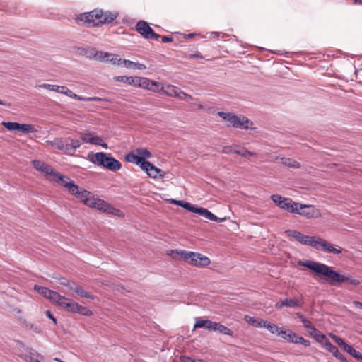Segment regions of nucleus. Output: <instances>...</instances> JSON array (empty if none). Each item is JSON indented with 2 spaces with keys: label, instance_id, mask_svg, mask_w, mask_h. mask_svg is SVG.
I'll list each match as a JSON object with an SVG mask.
<instances>
[{
  "label": "nucleus",
  "instance_id": "a19ab883",
  "mask_svg": "<svg viewBox=\"0 0 362 362\" xmlns=\"http://www.w3.org/2000/svg\"><path fill=\"white\" fill-rule=\"evenodd\" d=\"M19 130L23 133H34L37 132L33 125L28 124H21Z\"/></svg>",
  "mask_w": 362,
  "mask_h": 362
},
{
  "label": "nucleus",
  "instance_id": "5701e85b",
  "mask_svg": "<svg viewBox=\"0 0 362 362\" xmlns=\"http://www.w3.org/2000/svg\"><path fill=\"white\" fill-rule=\"evenodd\" d=\"M244 319L246 322L255 327H262V324L264 322L263 319L254 317L249 315H245Z\"/></svg>",
  "mask_w": 362,
  "mask_h": 362
},
{
  "label": "nucleus",
  "instance_id": "e2e57ef3",
  "mask_svg": "<svg viewBox=\"0 0 362 362\" xmlns=\"http://www.w3.org/2000/svg\"><path fill=\"white\" fill-rule=\"evenodd\" d=\"M233 151H234V149L233 148V146H225L222 149V153L228 154V153H230L233 152Z\"/></svg>",
  "mask_w": 362,
  "mask_h": 362
},
{
  "label": "nucleus",
  "instance_id": "0e129e2a",
  "mask_svg": "<svg viewBox=\"0 0 362 362\" xmlns=\"http://www.w3.org/2000/svg\"><path fill=\"white\" fill-rule=\"evenodd\" d=\"M45 315L48 318L52 320L54 325L57 324V319L54 317V315L51 313V312L49 310H46Z\"/></svg>",
  "mask_w": 362,
  "mask_h": 362
},
{
  "label": "nucleus",
  "instance_id": "13d9d810",
  "mask_svg": "<svg viewBox=\"0 0 362 362\" xmlns=\"http://www.w3.org/2000/svg\"><path fill=\"white\" fill-rule=\"evenodd\" d=\"M233 153L240 155L242 157H246V148L245 147L235 148Z\"/></svg>",
  "mask_w": 362,
  "mask_h": 362
},
{
  "label": "nucleus",
  "instance_id": "58836bf2",
  "mask_svg": "<svg viewBox=\"0 0 362 362\" xmlns=\"http://www.w3.org/2000/svg\"><path fill=\"white\" fill-rule=\"evenodd\" d=\"M284 305L286 307L289 308H300L301 306V303L294 298H286L284 300Z\"/></svg>",
  "mask_w": 362,
  "mask_h": 362
},
{
  "label": "nucleus",
  "instance_id": "774afa93",
  "mask_svg": "<svg viewBox=\"0 0 362 362\" xmlns=\"http://www.w3.org/2000/svg\"><path fill=\"white\" fill-rule=\"evenodd\" d=\"M183 202H184V201H182V200H175V199L170 200V203H173V204H174L177 206H181V207H182Z\"/></svg>",
  "mask_w": 362,
  "mask_h": 362
},
{
  "label": "nucleus",
  "instance_id": "c85d7f7f",
  "mask_svg": "<svg viewBox=\"0 0 362 362\" xmlns=\"http://www.w3.org/2000/svg\"><path fill=\"white\" fill-rule=\"evenodd\" d=\"M262 327L266 328L272 334H276L278 336H280L279 327L275 324H273L268 321L264 320V322L262 324Z\"/></svg>",
  "mask_w": 362,
  "mask_h": 362
},
{
  "label": "nucleus",
  "instance_id": "473e14b6",
  "mask_svg": "<svg viewBox=\"0 0 362 362\" xmlns=\"http://www.w3.org/2000/svg\"><path fill=\"white\" fill-rule=\"evenodd\" d=\"M70 288L81 297L93 299V297L86 291L81 286H70Z\"/></svg>",
  "mask_w": 362,
  "mask_h": 362
},
{
  "label": "nucleus",
  "instance_id": "a18cd8bd",
  "mask_svg": "<svg viewBox=\"0 0 362 362\" xmlns=\"http://www.w3.org/2000/svg\"><path fill=\"white\" fill-rule=\"evenodd\" d=\"M76 313H79L84 316H90L92 315V312L88 308L82 306L79 304H78Z\"/></svg>",
  "mask_w": 362,
  "mask_h": 362
},
{
  "label": "nucleus",
  "instance_id": "72a5a7b5",
  "mask_svg": "<svg viewBox=\"0 0 362 362\" xmlns=\"http://www.w3.org/2000/svg\"><path fill=\"white\" fill-rule=\"evenodd\" d=\"M126 160L128 162L134 163L141 167V162L142 160H141L139 155L135 153V150L127 155Z\"/></svg>",
  "mask_w": 362,
  "mask_h": 362
},
{
  "label": "nucleus",
  "instance_id": "f704fd0d",
  "mask_svg": "<svg viewBox=\"0 0 362 362\" xmlns=\"http://www.w3.org/2000/svg\"><path fill=\"white\" fill-rule=\"evenodd\" d=\"M93 56H95L94 57H93V59H94V60H98V61H100V62H103V61L106 62V59L110 57L111 54H109L107 52H104L102 51H97L95 49Z\"/></svg>",
  "mask_w": 362,
  "mask_h": 362
},
{
  "label": "nucleus",
  "instance_id": "c756f323",
  "mask_svg": "<svg viewBox=\"0 0 362 362\" xmlns=\"http://www.w3.org/2000/svg\"><path fill=\"white\" fill-rule=\"evenodd\" d=\"M281 163L282 165L289 168H299L300 167V165L298 162L289 158H281Z\"/></svg>",
  "mask_w": 362,
  "mask_h": 362
},
{
  "label": "nucleus",
  "instance_id": "dca6fc26",
  "mask_svg": "<svg viewBox=\"0 0 362 362\" xmlns=\"http://www.w3.org/2000/svg\"><path fill=\"white\" fill-rule=\"evenodd\" d=\"M298 202H296L293 201L290 198H284L282 205L281 206L280 209L286 210L290 213L294 214L297 211L296 206H298Z\"/></svg>",
  "mask_w": 362,
  "mask_h": 362
},
{
  "label": "nucleus",
  "instance_id": "de8ad7c7",
  "mask_svg": "<svg viewBox=\"0 0 362 362\" xmlns=\"http://www.w3.org/2000/svg\"><path fill=\"white\" fill-rule=\"evenodd\" d=\"M34 289L45 298H47V294L50 293V289L44 286L35 285Z\"/></svg>",
  "mask_w": 362,
  "mask_h": 362
},
{
  "label": "nucleus",
  "instance_id": "a878e982",
  "mask_svg": "<svg viewBox=\"0 0 362 362\" xmlns=\"http://www.w3.org/2000/svg\"><path fill=\"white\" fill-rule=\"evenodd\" d=\"M172 253L175 252L177 255H180L181 256V258L187 262L189 263V261L190 260L192 256L195 257L196 255L194 254V252H190V251H186V250H172Z\"/></svg>",
  "mask_w": 362,
  "mask_h": 362
},
{
  "label": "nucleus",
  "instance_id": "603ef678",
  "mask_svg": "<svg viewBox=\"0 0 362 362\" xmlns=\"http://www.w3.org/2000/svg\"><path fill=\"white\" fill-rule=\"evenodd\" d=\"M182 362H202V359L200 358H192L189 356H182L180 357Z\"/></svg>",
  "mask_w": 362,
  "mask_h": 362
},
{
  "label": "nucleus",
  "instance_id": "bb28decb",
  "mask_svg": "<svg viewBox=\"0 0 362 362\" xmlns=\"http://www.w3.org/2000/svg\"><path fill=\"white\" fill-rule=\"evenodd\" d=\"M180 89L174 86H168L165 90H163V93L170 97L178 98L180 96Z\"/></svg>",
  "mask_w": 362,
  "mask_h": 362
},
{
  "label": "nucleus",
  "instance_id": "4c0bfd02",
  "mask_svg": "<svg viewBox=\"0 0 362 362\" xmlns=\"http://www.w3.org/2000/svg\"><path fill=\"white\" fill-rule=\"evenodd\" d=\"M62 143H63V148H62V151H64V152L69 153L71 152H74V149L72 148L71 143L70 137L63 139Z\"/></svg>",
  "mask_w": 362,
  "mask_h": 362
},
{
  "label": "nucleus",
  "instance_id": "7c9ffc66",
  "mask_svg": "<svg viewBox=\"0 0 362 362\" xmlns=\"http://www.w3.org/2000/svg\"><path fill=\"white\" fill-rule=\"evenodd\" d=\"M63 86H59L57 85L43 83V84L39 85L37 87L48 89L49 90L63 94L62 91H64V90L62 89Z\"/></svg>",
  "mask_w": 362,
  "mask_h": 362
},
{
  "label": "nucleus",
  "instance_id": "9d476101",
  "mask_svg": "<svg viewBox=\"0 0 362 362\" xmlns=\"http://www.w3.org/2000/svg\"><path fill=\"white\" fill-rule=\"evenodd\" d=\"M80 137L84 143L101 146L105 148H108L107 144L103 141V139L95 135L93 132L80 133Z\"/></svg>",
  "mask_w": 362,
  "mask_h": 362
},
{
  "label": "nucleus",
  "instance_id": "393cba45",
  "mask_svg": "<svg viewBox=\"0 0 362 362\" xmlns=\"http://www.w3.org/2000/svg\"><path fill=\"white\" fill-rule=\"evenodd\" d=\"M122 64L125 67L134 68V69H136L139 70H144V69H146V66L143 64H140L138 62H132V61L127 60V59H123Z\"/></svg>",
  "mask_w": 362,
  "mask_h": 362
},
{
  "label": "nucleus",
  "instance_id": "a211bd4d",
  "mask_svg": "<svg viewBox=\"0 0 362 362\" xmlns=\"http://www.w3.org/2000/svg\"><path fill=\"white\" fill-rule=\"evenodd\" d=\"M325 349L331 352L335 358L340 360L341 361L347 362V360L344 357V356L341 354L338 350V349L334 345H333L330 341L327 342Z\"/></svg>",
  "mask_w": 362,
  "mask_h": 362
},
{
  "label": "nucleus",
  "instance_id": "412c9836",
  "mask_svg": "<svg viewBox=\"0 0 362 362\" xmlns=\"http://www.w3.org/2000/svg\"><path fill=\"white\" fill-rule=\"evenodd\" d=\"M280 336L286 341L295 344L296 342L297 334L293 332L291 329L280 330Z\"/></svg>",
  "mask_w": 362,
  "mask_h": 362
},
{
  "label": "nucleus",
  "instance_id": "cd10ccee",
  "mask_svg": "<svg viewBox=\"0 0 362 362\" xmlns=\"http://www.w3.org/2000/svg\"><path fill=\"white\" fill-rule=\"evenodd\" d=\"M312 337L319 343H320L322 346L325 348L327 342H329V340L326 337V336L322 334L320 331L317 330Z\"/></svg>",
  "mask_w": 362,
  "mask_h": 362
},
{
  "label": "nucleus",
  "instance_id": "864d4df0",
  "mask_svg": "<svg viewBox=\"0 0 362 362\" xmlns=\"http://www.w3.org/2000/svg\"><path fill=\"white\" fill-rule=\"evenodd\" d=\"M123 59H117L115 55L111 54V57L106 59V62H110L112 64H119V62L122 64Z\"/></svg>",
  "mask_w": 362,
  "mask_h": 362
},
{
  "label": "nucleus",
  "instance_id": "4be33fe9",
  "mask_svg": "<svg viewBox=\"0 0 362 362\" xmlns=\"http://www.w3.org/2000/svg\"><path fill=\"white\" fill-rule=\"evenodd\" d=\"M135 153L139 155V157L141 160V167L143 166V163H148L149 161L146 160V158L151 157V153L147 148H136Z\"/></svg>",
  "mask_w": 362,
  "mask_h": 362
},
{
  "label": "nucleus",
  "instance_id": "4468645a",
  "mask_svg": "<svg viewBox=\"0 0 362 362\" xmlns=\"http://www.w3.org/2000/svg\"><path fill=\"white\" fill-rule=\"evenodd\" d=\"M139 83H138V87L148 89L153 91H158L159 90V83L149 80L147 78L140 77Z\"/></svg>",
  "mask_w": 362,
  "mask_h": 362
},
{
  "label": "nucleus",
  "instance_id": "c9c22d12",
  "mask_svg": "<svg viewBox=\"0 0 362 362\" xmlns=\"http://www.w3.org/2000/svg\"><path fill=\"white\" fill-rule=\"evenodd\" d=\"M78 49L80 51L81 54L86 56L87 58L90 59H93V57H95L93 56L95 50L94 48L78 47Z\"/></svg>",
  "mask_w": 362,
  "mask_h": 362
},
{
  "label": "nucleus",
  "instance_id": "49530a36",
  "mask_svg": "<svg viewBox=\"0 0 362 362\" xmlns=\"http://www.w3.org/2000/svg\"><path fill=\"white\" fill-rule=\"evenodd\" d=\"M198 260V267H206L210 264V259L206 256H204L201 254V256L199 257Z\"/></svg>",
  "mask_w": 362,
  "mask_h": 362
},
{
  "label": "nucleus",
  "instance_id": "37998d69",
  "mask_svg": "<svg viewBox=\"0 0 362 362\" xmlns=\"http://www.w3.org/2000/svg\"><path fill=\"white\" fill-rule=\"evenodd\" d=\"M343 349L347 352L348 354H349L351 356H352L355 359H356L357 356H358V354H360V352H358V351H356L353 346H351V345L346 344V345H344V347L343 348Z\"/></svg>",
  "mask_w": 362,
  "mask_h": 362
},
{
  "label": "nucleus",
  "instance_id": "f3484780",
  "mask_svg": "<svg viewBox=\"0 0 362 362\" xmlns=\"http://www.w3.org/2000/svg\"><path fill=\"white\" fill-rule=\"evenodd\" d=\"M59 306L64 308L66 310L69 312H72L76 313V308H78V303L74 302L71 299H69L65 297L64 300H61L59 304Z\"/></svg>",
  "mask_w": 362,
  "mask_h": 362
},
{
  "label": "nucleus",
  "instance_id": "1a4fd4ad",
  "mask_svg": "<svg viewBox=\"0 0 362 362\" xmlns=\"http://www.w3.org/2000/svg\"><path fill=\"white\" fill-rule=\"evenodd\" d=\"M136 30L146 39L158 40L160 35L156 33L149 25L144 21H139L136 26Z\"/></svg>",
  "mask_w": 362,
  "mask_h": 362
},
{
  "label": "nucleus",
  "instance_id": "e433bc0d",
  "mask_svg": "<svg viewBox=\"0 0 362 362\" xmlns=\"http://www.w3.org/2000/svg\"><path fill=\"white\" fill-rule=\"evenodd\" d=\"M42 356L36 351H30L28 354H26L25 358L27 361L30 362H40L37 358H42Z\"/></svg>",
  "mask_w": 362,
  "mask_h": 362
},
{
  "label": "nucleus",
  "instance_id": "79ce46f5",
  "mask_svg": "<svg viewBox=\"0 0 362 362\" xmlns=\"http://www.w3.org/2000/svg\"><path fill=\"white\" fill-rule=\"evenodd\" d=\"M20 123L12 122H3L2 125L10 131L19 130Z\"/></svg>",
  "mask_w": 362,
  "mask_h": 362
},
{
  "label": "nucleus",
  "instance_id": "338daca9",
  "mask_svg": "<svg viewBox=\"0 0 362 362\" xmlns=\"http://www.w3.org/2000/svg\"><path fill=\"white\" fill-rule=\"evenodd\" d=\"M303 324L306 329L310 328V327L313 325L311 322L307 319L305 320H303Z\"/></svg>",
  "mask_w": 362,
  "mask_h": 362
},
{
  "label": "nucleus",
  "instance_id": "b1692460",
  "mask_svg": "<svg viewBox=\"0 0 362 362\" xmlns=\"http://www.w3.org/2000/svg\"><path fill=\"white\" fill-rule=\"evenodd\" d=\"M49 299L51 302L55 303L57 304H59L61 300H64L65 297L61 296L59 293H58L56 291L50 290V293L47 294V298Z\"/></svg>",
  "mask_w": 362,
  "mask_h": 362
},
{
  "label": "nucleus",
  "instance_id": "680f3d73",
  "mask_svg": "<svg viewBox=\"0 0 362 362\" xmlns=\"http://www.w3.org/2000/svg\"><path fill=\"white\" fill-rule=\"evenodd\" d=\"M71 143L74 151H75L81 145V141L79 140H77V139H71Z\"/></svg>",
  "mask_w": 362,
  "mask_h": 362
},
{
  "label": "nucleus",
  "instance_id": "69168bd1",
  "mask_svg": "<svg viewBox=\"0 0 362 362\" xmlns=\"http://www.w3.org/2000/svg\"><path fill=\"white\" fill-rule=\"evenodd\" d=\"M173 38L170 36H163L162 37V42L167 43L173 42Z\"/></svg>",
  "mask_w": 362,
  "mask_h": 362
},
{
  "label": "nucleus",
  "instance_id": "5fc2aeb1",
  "mask_svg": "<svg viewBox=\"0 0 362 362\" xmlns=\"http://www.w3.org/2000/svg\"><path fill=\"white\" fill-rule=\"evenodd\" d=\"M332 339L338 344V346L342 349L344 347V345L346 344V343L338 336L332 335Z\"/></svg>",
  "mask_w": 362,
  "mask_h": 362
},
{
  "label": "nucleus",
  "instance_id": "39448f33",
  "mask_svg": "<svg viewBox=\"0 0 362 362\" xmlns=\"http://www.w3.org/2000/svg\"><path fill=\"white\" fill-rule=\"evenodd\" d=\"M286 235L290 238H293L300 243L309 245L315 248L317 245V239L314 236L305 235L299 231L288 230L285 231Z\"/></svg>",
  "mask_w": 362,
  "mask_h": 362
},
{
  "label": "nucleus",
  "instance_id": "6e6d98bb",
  "mask_svg": "<svg viewBox=\"0 0 362 362\" xmlns=\"http://www.w3.org/2000/svg\"><path fill=\"white\" fill-rule=\"evenodd\" d=\"M196 255L195 257L192 256L190 260L189 261V264H190L192 266L198 267V260L199 257L201 256V253L199 252H194Z\"/></svg>",
  "mask_w": 362,
  "mask_h": 362
},
{
  "label": "nucleus",
  "instance_id": "9b49d317",
  "mask_svg": "<svg viewBox=\"0 0 362 362\" xmlns=\"http://www.w3.org/2000/svg\"><path fill=\"white\" fill-rule=\"evenodd\" d=\"M316 244L317 245L315 247V249L317 250L333 254H340L342 252V249L341 247L335 248L332 244L320 238H317Z\"/></svg>",
  "mask_w": 362,
  "mask_h": 362
},
{
  "label": "nucleus",
  "instance_id": "8fccbe9b",
  "mask_svg": "<svg viewBox=\"0 0 362 362\" xmlns=\"http://www.w3.org/2000/svg\"><path fill=\"white\" fill-rule=\"evenodd\" d=\"M197 207L198 206H197L196 205H194V204H192L189 202H184L183 204H182V208H184L185 209H186L190 212H193V213L196 212Z\"/></svg>",
  "mask_w": 362,
  "mask_h": 362
},
{
  "label": "nucleus",
  "instance_id": "ddd939ff",
  "mask_svg": "<svg viewBox=\"0 0 362 362\" xmlns=\"http://www.w3.org/2000/svg\"><path fill=\"white\" fill-rule=\"evenodd\" d=\"M32 164L34 168L45 175L52 176L55 173L56 170L43 161L33 160Z\"/></svg>",
  "mask_w": 362,
  "mask_h": 362
},
{
  "label": "nucleus",
  "instance_id": "2f4dec72",
  "mask_svg": "<svg viewBox=\"0 0 362 362\" xmlns=\"http://www.w3.org/2000/svg\"><path fill=\"white\" fill-rule=\"evenodd\" d=\"M62 141H63V139H62V138H56L55 139L52 140V141L51 140H47V141H45V143L47 145H49V146H52V147H53V148H54L56 149L62 151V148H63V143H62Z\"/></svg>",
  "mask_w": 362,
  "mask_h": 362
},
{
  "label": "nucleus",
  "instance_id": "6ab92c4d",
  "mask_svg": "<svg viewBox=\"0 0 362 362\" xmlns=\"http://www.w3.org/2000/svg\"><path fill=\"white\" fill-rule=\"evenodd\" d=\"M20 322L28 330H32L33 332L37 334H42L43 332V328L40 325L28 322L25 319H20Z\"/></svg>",
  "mask_w": 362,
  "mask_h": 362
},
{
  "label": "nucleus",
  "instance_id": "bf43d9fd",
  "mask_svg": "<svg viewBox=\"0 0 362 362\" xmlns=\"http://www.w3.org/2000/svg\"><path fill=\"white\" fill-rule=\"evenodd\" d=\"M139 78H140V77H139V76H135V77L129 76V85H132V86L138 87V83H139Z\"/></svg>",
  "mask_w": 362,
  "mask_h": 362
},
{
  "label": "nucleus",
  "instance_id": "09e8293b",
  "mask_svg": "<svg viewBox=\"0 0 362 362\" xmlns=\"http://www.w3.org/2000/svg\"><path fill=\"white\" fill-rule=\"evenodd\" d=\"M285 197H281L279 194H273L271 196V199L275 203L279 208L282 205V202Z\"/></svg>",
  "mask_w": 362,
  "mask_h": 362
},
{
  "label": "nucleus",
  "instance_id": "423d86ee",
  "mask_svg": "<svg viewBox=\"0 0 362 362\" xmlns=\"http://www.w3.org/2000/svg\"><path fill=\"white\" fill-rule=\"evenodd\" d=\"M52 176L53 178L51 179L52 181H54L66 188L70 194L76 193L78 190V185H76L69 177L62 175L57 171H55V173Z\"/></svg>",
  "mask_w": 362,
  "mask_h": 362
},
{
  "label": "nucleus",
  "instance_id": "0eeeda50",
  "mask_svg": "<svg viewBox=\"0 0 362 362\" xmlns=\"http://www.w3.org/2000/svg\"><path fill=\"white\" fill-rule=\"evenodd\" d=\"M297 204V211L294 214H297L307 218H317L321 216L320 210L316 209L313 205H308L299 202Z\"/></svg>",
  "mask_w": 362,
  "mask_h": 362
},
{
  "label": "nucleus",
  "instance_id": "ea45409f",
  "mask_svg": "<svg viewBox=\"0 0 362 362\" xmlns=\"http://www.w3.org/2000/svg\"><path fill=\"white\" fill-rule=\"evenodd\" d=\"M216 331H218L220 333H222L223 334H226V335H229V336L233 335V332L231 331L230 329H229L228 327H226L225 325H223L219 322H217V326H216Z\"/></svg>",
  "mask_w": 362,
  "mask_h": 362
},
{
  "label": "nucleus",
  "instance_id": "4d7b16f0",
  "mask_svg": "<svg viewBox=\"0 0 362 362\" xmlns=\"http://www.w3.org/2000/svg\"><path fill=\"white\" fill-rule=\"evenodd\" d=\"M114 80L115 81L122 82V83L129 84V76H115Z\"/></svg>",
  "mask_w": 362,
  "mask_h": 362
},
{
  "label": "nucleus",
  "instance_id": "052dcab7",
  "mask_svg": "<svg viewBox=\"0 0 362 362\" xmlns=\"http://www.w3.org/2000/svg\"><path fill=\"white\" fill-rule=\"evenodd\" d=\"M179 93H180V96L178 97V98H180L181 100H192V95H189L187 93H185L182 90Z\"/></svg>",
  "mask_w": 362,
  "mask_h": 362
},
{
  "label": "nucleus",
  "instance_id": "3c124183",
  "mask_svg": "<svg viewBox=\"0 0 362 362\" xmlns=\"http://www.w3.org/2000/svg\"><path fill=\"white\" fill-rule=\"evenodd\" d=\"M217 114L223 119L228 121L230 123L232 117L233 115V114L231 112H218Z\"/></svg>",
  "mask_w": 362,
  "mask_h": 362
},
{
  "label": "nucleus",
  "instance_id": "f8f14e48",
  "mask_svg": "<svg viewBox=\"0 0 362 362\" xmlns=\"http://www.w3.org/2000/svg\"><path fill=\"white\" fill-rule=\"evenodd\" d=\"M146 174L152 178H163L165 177V173L161 169L154 166L151 163H144L141 168Z\"/></svg>",
  "mask_w": 362,
  "mask_h": 362
},
{
  "label": "nucleus",
  "instance_id": "f257e3e1",
  "mask_svg": "<svg viewBox=\"0 0 362 362\" xmlns=\"http://www.w3.org/2000/svg\"><path fill=\"white\" fill-rule=\"evenodd\" d=\"M298 264L307 267L317 274H321L325 277L326 280L330 281V284H341L347 282L354 286L360 284V281L351 278V276H346L337 272L331 267L325 264L315 262L313 260L298 261Z\"/></svg>",
  "mask_w": 362,
  "mask_h": 362
},
{
  "label": "nucleus",
  "instance_id": "f03ea898",
  "mask_svg": "<svg viewBox=\"0 0 362 362\" xmlns=\"http://www.w3.org/2000/svg\"><path fill=\"white\" fill-rule=\"evenodd\" d=\"M80 199L83 203L91 208H95L109 214L118 215L120 211L107 204L103 199L95 198L91 192L83 189L78 186L76 193L71 194Z\"/></svg>",
  "mask_w": 362,
  "mask_h": 362
},
{
  "label": "nucleus",
  "instance_id": "7ed1b4c3",
  "mask_svg": "<svg viewBox=\"0 0 362 362\" xmlns=\"http://www.w3.org/2000/svg\"><path fill=\"white\" fill-rule=\"evenodd\" d=\"M118 16L117 12L103 11L100 9H95L90 12L83 13L80 16V21H83L88 26H98L112 22Z\"/></svg>",
  "mask_w": 362,
  "mask_h": 362
},
{
  "label": "nucleus",
  "instance_id": "aec40b11",
  "mask_svg": "<svg viewBox=\"0 0 362 362\" xmlns=\"http://www.w3.org/2000/svg\"><path fill=\"white\" fill-rule=\"evenodd\" d=\"M195 213L206 218L209 220L213 221H219L221 220L216 216H215L213 213H211L210 211H209L208 209H206L205 208L197 207Z\"/></svg>",
  "mask_w": 362,
  "mask_h": 362
},
{
  "label": "nucleus",
  "instance_id": "20e7f679",
  "mask_svg": "<svg viewBox=\"0 0 362 362\" xmlns=\"http://www.w3.org/2000/svg\"><path fill=\"white\" fill-rule=\"evenodd\" d=\"M87 158L91 163L111 171H117L122 168L121 163L111 156L110 153L104 152L94 153L93 152H90L87 156Z\"/></svg>",
  "mask_w": 362,
  "mask_h": 362
},
{
  "label": "nucleus",
  "instance_id": "6e6552de",
  "mask_svg": "<svg viewBox=\"0 0 362 362\" xmlns=\"http://www.w3.org/2000/svg\"><path fill=\"white\" fill-rule=\"evenodd\" d=\"M234 128H240L243 129H254L253 122L250 120L247 117L242 115H234L232 117L230 124Z\"/></svg>",
  "mask_w": 362,
  "mask_h": 362
},
{
  "label": "nucleus",
  "instance_id": "c03bdc74",
  "mask_svg": "<svg viewBox=\"0 0 362 362\" xmlns=\"http://www.w3.org/2000/svg\"><path fill=\"white\" fill-rule=\"evenodd\" d=\"M62 89L64 90V91H62L64 95H65L66 96H69V97H70L71 98H74V99H76V100H82L81 96L78 95L77 94L73 93L66 86H63Z\"/></svg>",
  "mask_w": 362,
  "mask_h": 362
},
{
  "label": "nucleus",
  "instance_id": "2eb2a0df",
  "mask_svg": "<svg viewBox=\"0 0 362 362\" xmlns=\"http://www.w3.org/2000/svg\"><path fill=\"white\" fill-rule=\"evenodd\" d=\"M216 326H217V322H213L209 320H202L200 318H196L194 329L204 327L209 331H216Z\"/></svg>",
  "mask_w": 362,
  "mask_h": 362
}]
</instances>
